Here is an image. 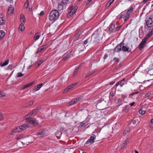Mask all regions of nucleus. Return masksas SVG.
Returning <instances> with one entry per match:
<instances>
[{
    "mask_svg": "<svg viewBox=\"0 0 153 153\" xmlns=\"http://www.w3.org/2000/svg\"><path fill=\"white\" fill-rule=\"evenodd\" d=\"M14 8L13 6H10L8 9V13L9 14H12L13 12Z\"/></svg>",
    "mask_w": 153,
    "mask_h": 153,
    "instance_id": "obj_19",
    "label": "nucleus"
},
{
    "mask_svg": "<svg viewBox=\"0 0 153 153\" xmlns=\"http://www.w3.org/2000/svg\"><path fill=\"white\" fill-rule=\"evenodd\" d=\"M136 123V120H133V124H135Z\"/></svg>",
    "mask_w": 153,
    "mask_h": 153,
    "instance_id": "obj_57",
    "label": "nucleus"
},
{
    "mask_svg": "<svg viewBox=\"0 0 153 153\" xmlns=\"http://www.w3.org/2000/svg\"><path fill=\"white\" fill-rule=\"evenodd\" d=\"M128 132V130L127 131L125 130V131L123 133V134H126Z\"/></svg>",
    "mask_w": 153,
    "mask_h": 153,
    "instance_id": "obj_53",
    "label": "nucleus"
},
{
    "mask_svg": "<svg viewBox=\"0 0 153 153\" xmlns=\"http://www.w3.org/2000/svg\"><path fill=\"white\" fill-rule=\"evenodd\" d=\"M5 96V94L2 91H0V97H3Z\"/></svg>",
    "mask_w": 153,
    "mask_h": 153,
    "instance_id": "obj_40",
    "label": "nucleus"
},
{
    "mask_svg": "<svg viewBox=\"0 0 153 153\" xmlns=\"http://www.w3.org/2000/svg\"><path fill=\"white\" fill-rule=\"evenodd\" d=\"M96 136H95V137L94 136H91L89 140H88L86 142L85 144H88L90 143L91 144L92 143L94 142V140L96 139Z\"/></svg>",
    "mask_w": 153,
    "mask_h": 153,
    "instance_id": "obj_11",
    "label": "nucleus"
},
{
    "mask_svg": "<svg viewBox=\"0 0 153 153\" xmlns=\"http://www.w3.org/2000/svg\"><path fill=\"white\" fill-rule=\"evenodd\" d=\"M85 124V123H84V121L80 123V126L83 127V126Z\"/></svg>",
    "mask_w": 153,
    "mask_h": 153,
    "instance_id": "obj_46",
    "label": "nucleus"
},
{
    "mask_svg": "<svg viewBox=\"0 0 153 153\" xmlns=\"http://www.w3.org/2000/svg\"><path fill=\"white\" fill-rule=\"evenodd\" d=\"M149 35L150 36H152L153 34V29H152L151 31L148 33Z\"/></svg>",
    "mask_w": 153,
    "mask_h": 153,
    "instance_id": "obj_45",
    "label": "nucleus"
},
{
    "mask_svg": "<svg viewBox=\"0 0 153 153\" xmlns=\"http://www.w3.org/2000/svg\"><path fill=\"white\" fill-rule=\"evenodd\" d=\"M49 131L47 129H42L38 132L36 135L39 137H45L49 134Z\"/></svg>",
    "mask_w": 153,
    "mask_h": 153,
    "instance_id": "obj_4",
    "label": "nucleus"
},
{
    "mask_svg": "<svg viewBox=\"0 0 153 153\" xmlns=\"http://www.w3.org/2000/svg\"><path fill=\"white\" fill-rule=\"evenodd\" d=\"M123 111L126 112H127L128 111V108L127 106H126L124 109H123Z\"/></svg>",
    "mask_w": 153,
    "mask_h": 153,
    "instance_id": "obj_41",
    "label": "nucleus"
},
{
    "mask_svg": "<svg viewBox=\"0 0 153 153\" xmlns=\"http://www.w3.org/2000/svg\"><path fill=\"white\" fill-rule=\"evenodd\" d=\"M108 57V55L107 54H105L103 57V59L105 60Z\"/></svg>",
    "mask_w": 153,
    "mask_h": 153,
    "instance_id": "obj_52",
    "label": "nucleus"
},
{
    "mask_svg": "<svg viewBox=\"0 0 153 153\" xmlns=\"http://www.w3.org/2000/svg\"><path fill=\"white\" fill-rule=\"evenodd\" d=\"M114 0H110L109 2V4L108 5V7H109L110 6V5L113 3V1H114Z\"/></svg>",
    "mask_w": 153,
    "mask_h": 153,
    "instance_id": "obj_42",
    "label": "nucleus"
},
{
    "mask_svg": "<svg viewBox=\"0 0 153 153\" xmlns=\"http://www.w3.org/2000/svg\"><path fill=\"white\" fill-rule=\"evenodd\" d=\"M94 73L93 72H90L88 73L85 76V78H87L89 76L91 75Z\"/></svg>",
    "mask_w": 153,
    "mask_h": 153,
    "instance_id": "obj_35",
    "label": "nucleus"
},
{
    "mask_svg": "<svg viewBox=\"0 0 153 153\" xmlns=\"http://www.w3.org/2000/svg\"><path fill=\"white\" fill-rule=\"evenodd\" d=\"M13 68V66L12 65H10L8 67V69L11 70Z\"/></svg>",
    "mask_w": 153,
    "mask_h": 153,
    "instance_id": "obj_43",
    "label": "nucleus"
},
{
    "mask_svg": "<svg viewBox=\"0 0 153 153\" xmlns=\"http://www.w3.org/2000/svg\"><path fill=\"white\" fill-rule=\"evenodd\" d=\"M27 127V125L26 124H25L16 127L15 128L12 130V132H20L26 129Z\"/></svg>",
    "mask_w": 153,
    "mask_h": 153,
    "instance_id": "obj_5",
    "label": "nucleus"
},
{
    "mask_svg": "<svg viewBox=\"0 0 153 153\" xmlns=\"http://www.w3.org/2000/svg\"><path fill=\"white\" fill-rule=\"evenodd\" d=\"M122 50L123 51H129L131 52V51L129 50V47L127 45H124V43H123V45L122 46Z\"/></svg>",
    "mask_w": 153,
    "mask_h": 153,
    "instance_id": "obj_12",
    "label": "nucleus"
},
{
    "mask_svg": "<svg viewBox=\"0 0 153 153\" xmlns=\"http://www.w3.org/2000/svg\"><path fill=\"white\" fill-rule=\"evenodd\" d=\"M114 60L115 62H118V59L117 58H114Z\"/></svg>",
    "mask_w": 153,
    "mask_h": 153,
    "instance_id": "obj_50",
    "label": "nucleus"
},
{
    "mask_svg": "<svg viewBox=\"0 0 153 153\" xmlns=\"http://www.w3.org/2000/svg\"><path fill=\"white\" fill-rule=\"evenodd\" d=\"M5 22V19L3 17V15H1L0 17V25H2L4 24Z\"/></svg>",
    "mask_w": 153,
    "mask_h": 153,
    "instance_id": "obj_18",
    "label": "nucleus"
},
{
    "mask_svg": "<svg viewBox=\"0 0 153 153\" xmlns=\"http://www.w3.org/2000/svg\"><path fill=\"white\" fill-rule=\"evenodd\" d=\"M146 22L148 27L153 26V18L152 17H147L146 19Z\"/></svg>",
    "mask_w": 153,
    "mask_h": 153,
    "instance_id": "obj_6",
    "label": "nucleus"
},
{
    "mask_svg": "<svg viewBox=\"0 0 153 153\" xmlns=\"http://www.w3.org/2000/svg\"><path fill=\"white\" fill-rule=\"evenodd\" d=\"M121 18H124V21H126L128 20L129 18V15L126 13V15L124 17H123V16L121 15Z\"/></svg>",
    "mask_w": 153,
    "mask_h": 153,
    "instance_id": "obj_26",
    "label": "nucleus"
},
{
    "mask_svg": "<svg viewBox=\"0 0 153 153\" xmlns=\"http://www.w3.org/2000/svg\"><path fill=\"white\" fill-rule=\"evenodd\" d=\"M151 94L150 92H149V93H147L146 94L145 96L146 97H148Z\"/></svg>",
    "mask_w": 153,
    "mask_h": 153,
    "instance_id": "obj_44",
    "label": "nucleus"
},
{
    "mask_svg": "<svg viewBox=\"0 0 153 153\" xmlns=\"http://www.w3.org/2000/svg\"><path fill=\"white\" fill-rule=\"evenodd\" d=\"M9 63V60L7 59L5 61V62L3 63L2 62L1 63L0 65L1 67H3L7 65Z\"/></svg>",
    "mask_w": 153,
    "mask_h": 153,
    "instance_id": "obj_24",
    "label": "nucleus"
},
{
    "mask_svg": "<svg viewBox=\"0 0 153 153\" xmlns=\"http://www.w3.org/2000/svg\"><path fill=\"white\" fill-rule=\"evenodd\" d=\"M37 113V110H33L31 113H30L28 114L27 115L29 116H31V115H36V113Z\"/></svg>",
    "mask_w": 153,
    "mask_h": 153,
    "instance_id": "obj_30",
    "label": "nucleus"
},
{
    "mask_svg": "<svg viewBox=\"0 0 153 153\" xmlns=\"http://www.w3.org/2000/svg\"><path fill=\"white\" fill-rule=\"evenodd\" d=\"M146 42L142 40L139 45V48L140 50H142L144 47Z\"/></svg>",
    "mask_w": 153,
    "mask_h": 153,
    "instance_id": "obj_15",
    "label": "nucleus"
},
{
    "mask_svg": "<svg viewBox=\"0 0 153 153\" xmlns=\"http://www.w3.org/2000/svg\"><path fill=\"white\" fill-rule=\"evenodd\" d=\"M115 27V25L114 24H112L109 28V30L111 32H112Z\"/></svg>",
    "mask_w": 153,
    "mask_h": 153,
    "instance_id": "obj_28",
    "label": "nucleus"
},
{
    "mask_svg": "<svg viewBox=\"0 0 153 153\" xmlns=\"http://www.w3.org/2000/svg\"><path fill=\"white\" fill-rule=\"evenodd\" d=\"M148 0H143V1H142V3H146V2H147V1H148Z\"/></svg>",
    "mask_w": 153,
    "mask_h": 153,
    "instance_id": "obj_56",
    "label": "nucleus"
},
{
    "mask_svg": "<svg viewBox=\"0 0 153 153\" xmlns=\"http://www.w3.org/2000/svg\"><path fill=\"white\" fill-rule=\"evenodd\" d=\"M151 36L147 34L143 39V40L146 43L147 40Z\"/></svg>",
    "mask_w": 153,
    "mask_h": 153,
    "instance_id": "obj_33",
    "label": "nucleus"
},
{
    "mask_svg": "<svg viewBox=\"0 0 153 153\" xmlns=\"http://www.w3.org/2000/svg\"><path fill=\"white\" fill-rule=\"evenodd\" d=\"M43 85V84L41 83L35 86L33 90V92L39 90Z\"/></svg>",
    "mask_w": 153,
    "mask_h": 153,
    "instance_id": "obj_13",
    "label": "nucleus"
},
{
    "mask_svg": "<svg viewBox=\"0 0 153 153\" xmlns=\"http://www.w3.org/2000/svg\"><path fill=\"white\" fill-rule=\"evenodd\" d=\"M139 112L140 114L143 115L146 112V111H144L142 109H140L139 111Z\"/></svg>",
    "mask_w": 153,
    "mask_h": 153,
    "instance_id": "obj_36",
    "label": "nucleus"
},
{
    "mask_svg": "<svg viewBox=\"0 0 153 153\" xmlns=\"http://www.w3.org/2000/svg\"><path fill=\"white\" fill-rule=\"evenodd\" d=\"M71 53V52H67L65 53L64 55V57L63 58L62 60L63 61H65L70 56Z\"/></svg>",
    "mask_w": 153,
    "mask_h": 153,
    "instance_id": "obj_16",
    "label": "nucleus"
},
{
    "mask_svg": "<svg viewBox=\"0 0 153 153\" xmlns=\"http://www.w3.org/2000/svg\"><path fill=\"white\" fill-rule=\"evenodd\" d=\"M44 12L43 11H42L39 14V15L40 16H42V15H43L44 14Z\"/></svg>",
    "mask_w": 153,
    "mask_h": 153,
    "instance_id": "obj_51",
    "label": "nucleus"
},
{
    "mask_svg": "<svg viewBox=\"0 0 153 153\" xmlns=\"http://www.w3.org/2000/svg\"><path fill=\"white\" fill-rule=\"evenodd\" d=\"M122 102V100L120 99H119L118 100L117 103L120 105L121 104V103Z\"/></svg>",
    "mask_w": 153,
    "mask_h": 153,
    "instance_id": "obj_48",
    "label": "nucleus"
},
{
    "mask_svg": "<svg viewBox=\"0 0 153 153\" xmlns=\"http://www.w3.org/2000/svg\"><path fill=\"white\" fill-rule=\"evenodd\" d=\"M46 45H44L38 48V51H37V53L40 52L44 50H45L47 48Z\"/></svg>",
    "mask_w": 153,
    "mask_h": 153,
    "instance_id": "obj_14",
    "label": "nucleus"
},
{
    "mask_svg": "<svg viewBox=\"0 0 153 153\" xmlns=\"http://www.w3.org/2000/svg\"><path fill=\"white\" fill-rule=\"evenodd\" d=\"M33 83H34V82H30L27 84L25 85L24 86L22 89H25L26 88H27L31 86L32 85H33Z\"/></svg>",
    "mask_w": 153,
    "mask_h": 153,
    "instance_id": "obj_21",
    "label": "nucleus"
},
{
    "mask_svg": "<svg viewBox=\"0 0 153 153\" xmlns=\"http://www.w3.org/2000/svg\"><path fill=\"white\" fill-rule=\"evenodd\" d=\"M123 45V42L119 44L115 48L114 50L115 51L118 52L122 50V46Z\"/></svg>",
    "mask_w": 153,
    "mask_h": 153,
    "instance_id": "obj_10",
    "label": "nucleus"
},
{
    "mask_svg": "<svg viewBox=\"0 0 153 153\" xmlns=\"http://www.w3.org/2000/svg\"><path fill=\"white\" fill-rule=\"evenodd\" d=\"M26 121L35 126H38V121L34 118H32L31 117H27L26 118Z\"/></svg>",
    "mask_w": 153,
    "mask_h": 153,
    "instance_id": "obj_3",
    "label": "nucleus"
},
{
    "mask_svg": "<svg viewBox=\"0 0 153 153\" xmlns=\"http://www.w3.org/2000/svg\"><path fill=\"white\" fill-rule=\"evenodd\" d=\"M2 118V116L1 113L0 112V120Z\"/></svg>",
    "mask_w": 153,
    "mask_h": 153,
    "instance_id": "obj_54",
    "label": "nucleus"
},
{
    "mask_svg": "<svg viewBox=\"0 0 153 153\" xmlns=\"http://www.w3.org/2000/svg\"><path fill=\"white\" fill-rule=\"evenodd\" d=\"M109 2H108L107 4L106 5V6H107L108 7V5L109 4Z\"/></svg>",
    "mask_w": 153,
    "mask_h": 153,
    "instance_id": "obj_62",
    "label": "nucleus"
},
{
    "mask_svg": "<svg viewBox=\"0 0 153 153\" xmlns=\"http://www.w3.org/2000/svg\"><path fill=\"white\" fill-rule=\"evenodd\" d=\"M69 3V0H62L61 3L59 4L58 6V10H62L64 6Z\"/></svg>",
    "mask_w": 153,
    "mask_h": 153,
    "instance_id": "obj_7",
    "label": "nucleus"
},
{
    "mask_svg": "<svg viewBox=\"0 0 153 153\" xmlns=\"http://www.w3.org/2000/svg\"><path fill=\"white\" fill-rule=\"evenodd\" d=\"M121 83V81H119L117 84H116L115 85L116 86H118L119 85H120Z\"/></svg>",
    "mask_w": 153,
    "mask_h": 153,
    "instance_id": "obj_47",
    "label": "nucleus"
},
{
    "mask_svg": "<svg viewBox=\"0 0 153 153\" xmlns=\"http://www.w3.org/2000/svg\"><path fill=\"white\" fill-rule=\"evenodd\" d=\"M82 99V98L81 97H78L72 100L71 102H69L68 104L67 105L68 106L71 105H73L74 104H75L77 102H78L79 101Z\"/></svg>",
    "mask_w": 153,
    "mask_h": 153,
    "instance_id": "obj_8",
    "label": "nucleus"
},
{
    "mask_svg": "<svg viewBox=\"0 0 153 153\" xmlns=\"http://www.w3.org/2000/svg\"><path fill=\"white\" fill-rule=\"evenodd\" d=\"M59 15V12L57 10H53L50 13L49 19L51 21H55L58 19Z\"/></svg>",
    "mask_w": 153,
    "mask_h": 153,
    "instance_id": "obj_2",
    "label": "nucleus"
},
{
    "mask_svg": "<svg viewBox=\"0 0 153 153\" xmlns=\"http://www.w3.org/2000/svg\"><path fill=\"white\" fill-rule=\"evenodd\" d=\"M40 35V33H36L34 37V39L35 41H36L39 38Z\"/></svg>",
    "mask_w": 153,
    "mask_h": 153,
    "instance_id": "obj_20",
    "label": "nucleus"
},
{
    "mask_svg": "<svg viewBox=\"0 0 153 153\" xmlns=\"http://www.w3.org/2000/svg\"><path fill=\"white\" fill-rule=\"evenodd\" d=\"M89 40V39H87L84 42V44H86L88 42V40Z\"/></svg>",
    "mask_w": 153,
    "mask_h": 153,
    "instance_id": "obj_49",
    "label": "nucleus"
},
{
    "mask_svg": "<svg viewBox=\"0 0 153 153\" xmlns=\"http://www.w3.org/2000/svg\"><path fill=\"white\" fill-rule=\"evenodd\" d=\"M76 8H74L72 9L70 12H69L68 15H67L68 17H69V16H71L72 15H73L75 12H76Z\"/></svg>",
    "mask_w": 153,
    "mask_h": 153,
    "instance_id": "obj_17",
    "label": "nucleus"
},
{
    "mask_svg": "<svg viewBox=\"0 0 153 153\" xmlns=\"http://www.w3.org/2000/svg\"><path fill=\"white\" fill-rule=\"evenodd\" d=\"M102 37V33L100 30L96 31L92 35V39L95 43H98Z\"/></svg>",
    "mask_w": 153,
    "mask_h": 153,
    "instance_id": "obj_1",
    "label": "nucleus"
},
{
    "mask_svg": "<svg viewBox=\"0 0 153 153\" xmlns=\"http://www.w3.org/2000/svg\"><path fill=\"white\" fill-rule=\"evenodd\" d=\"M29 10L30 11H31L32 10V9L31 8H29Z\"/></svg>",
    "mask_w": 153,
    "mask_h": 153,
    "instance_id": "obj_63",
    "label": "nucleus"
},
{
    "mask_svg": "<svg viewBox=\"0 0 153 153\" xmlns=\"http://www.w3.org/2000/svg\"><path fill=\"white\" fill-rule=\"evenodd\" d=\"M62 132L60 131H57L56 133L55 134L57 137H59L62 135Z\"/></svg>",
    "mask_w": 153,
    "mask_h": 153,
    "instance_id": "obj_32",
    "label": "nucleus"
},
{
    "mask_svg": "<svg viewBox=\"0 0 153 153\" xmlns=\"http://www.w3.org/2000/svg\"><path fill=\"white\" fill-rule=\"evenodd\" d=\"M138 93V92H135V93H133L132 94V95H134V94H137V93Z\"/></svg>",
    "mask_w": 153,
    "mask_h": 153,
    "instance_id": "obj_59",
    "label": "nucleus"
},
{
    "mask_svg": "<svg viewBox=\"0 0 153 153\" xmlns=\"http://www.w3.org/2000/svg\"><path fill=\"white\" fill-rule=\"evenodd\" d=\"M81 65H79L78 67H76L74 71V76L75 75H76L77 74L78 70L79 69V68L80 67V66Z\"/></svg>",
    "mask_w": 153,
    "mask_h": 153,
    "instance_id": "obj_29",
    "label": "nucleus"
},
{
    "mask_svg": "<svg viewBox=\"0 0 153 153\" xmlns=\"http://www.w3.org/2000/svg\"><path fill=\"white\" fill-rule=\"evenodd\" d=\"M24 75L23 74H22L20 72H19L17 73V77H20L23 76Z\"/></svg>",
    "mask_w": 153,
    "mask_h": 153,
    "instance_id": "obj_38",
    "label": "nucleus"
},
{
    "mask_svg": "<svg viewBox=\"0 0 153 153\" xmlns=\"http://www.w3.org/2000/svg\"><path fill=\"white\" fill-rule=\"evenodd\" d=\"M120 26H119V27L118 26V27H116L117 30H118L120 28Z\"/></svg>",
    "mask_w": 153,
    "mask_h": 153,
    "instance_id": "obj_60",
    "label": "nucleus"
},
{
    "mask_svg": "<svg viewBox=\"0 0 153 153\" xmlns=\"http://www.w3.org/2000/svg\"><path fill=\"white\" fill-rule=\"evenodd\" d=\"M5 35V33L3 30L0 31V39H2Z\"/></svg>",
    "mask_w": 153,
    "mask_h": 153,
    "instance_id": "obj_23",
    "label": "nucleus"
},
{
    "mask_svg": "<svg viewBox=\"0 0 153 153\" xmlns=\"http://www.w3.org/2000/svg\"><path fill=\"white\" fill-rule=\"evenodd\" d=\"M44 61V60L42 59L39 61L38 63V66H40Z\"/></svg>",
    "mask_w": 153,
    "mask_h": 153,
    "instance_id": "obj_37",
    "label": "nucleus"
},
{
    "mask_svg": "<svg viewBox=\"0 0 153 153\" xmlns=\"http://www.w3.org/2000/svg\"><path fill=\"white\" fill-rule=\"evenodd\" d=\"M25 26L22 23L20 25L19 28L21 31H23L25 30Z\"/></svg>",
    "mask_w": 153,
    "mask_h": 153,
    "instance_id": "obj_25",
    "label": "nucleus"
},
{
    "mask_svg": "<svg viewBox=\"0 0 153 153\" xmlns=\"http://www.w3.org/2000/svg\"><path fill=\"white\" fill-rule=\"evenodd\" d=\"M135 103V102H133L132 103H131L130 104V105L131 106H133Z\"/></svg>",
    "mask_w": 153,
    "mask_h": 153,
    "instance_id": "obj_58",
    "label": "nucleus"
},
{
    "mask_svg": "<svg viewBox=\"0 0 153 153\" xmlns=\"http://www.w3.org/2000/svg\"><path fill=\"white\" fill-rule=\"evenodd\" d=\"M23 138V137L21 135H20L16 137V139L17 140L21 139L22 138Z\"/></svg>",
    "mask_w": 153,
    "mask_h": 153,
    "instance_id": "obj_39",
    "label": "nucleus"
},
{
    "mask_svg": "<svg viewBox=\"0 0 153 153\" xmlns=\"http://www.w3.org/2000/svg\"><path fill=\"white\" fill-rule=\"evenodd\" d=\"M129 141V139L128 138L127 139L122 145L121 147L122 148H123L125 146L127 145Z\"/></svg>",
    "mask_w": 153,
    "mask_h": 153,
    "instance_id": "obj_22",
    "label": "nucleus"
},
{
    "mask_svg": "<svg viewBox=\"0 0 153 153\" xmlns=\"http://www.w3.org/2000/svg\"><path fill=\"white\" fill-rule=\"evenodd\" d=\"M20 20L21 22H25V19L24 16L23 14H21L20 15Z\"/></svg>",
    "mask_w": 153,
    "mask_h": 153,
    "instance_id": "obj_27",
    "label": "nucleus"
},
{
    "mask_svg": "<svg viewBox=\"0 0 153 153\" xmlns=\"http://www.w3.org/2000/svg\"><path fill=\"white\" fill-rule=\"evenodd\" d=\"M133 10V7L132 6H131L130 9L128 10L127 13L129 14L131 13Z\"/></svg>",
    "mask_w": 153,
    "mask_h": 153,
    "instance_id": "obj_31",
    "label": "nucleus"
},
{
    "mask_svg": "<svg viewBox=\"0 0 153 153\" xmlns=\"http://www.w3.org/2000/svg\"><path fill=\"white\" fill-rule=\"evenodd\" d=\"M77 84V83H75L69 86L67 88H66L64 91L63 93H65L68 91L72 89L74 87L76 86Z\"/></svg>",
    "mask_w": 153,
    "mask_h": 153,
    "instance_id": "obj_9",
    "label": "nucleus"
},
{
    "mask_svg": "<svg viewBox=\"0 0 153 153\" xmlns=\"http://www.w3.org/2000/svg\"><path fill=\"white\" fill-rule=\"evenodd\" d=\"M114 82H112L109 83V85H112L114 84Z\"/></svg>",
    "mask_w": 153,
    "mask_h": 153,
    "instance_id": "obj_55",
    "label": "nucleus"
},
{
    "mask_svg": "<svg viewBox=\"0 0 153 153\" xmlns=\"http://www.w3.org/2000/svg\"><path fill=\"white\" fill-rule=\"evenodd\" d=\"M151 122L152 123H153V119L151 120Z\"/></svg>",
    "mask_w": 153,
    "mask_h": 153,
    "instance_id": "obj_64",
    "label": "nucleus"
},
{
    "mask_svg": "<svg viewBox=\"0 0 153 153\" xmlns=\"http://www.w3.org/2000/svg\"><path fill=\"white\" fill-rule=\"evenodd\" d=\"M29 5V1H28V0H27L25 4L24 7L27 9V8L28 7Z\"/></svg>",
    "mask_w": 153,
    "mask_h": 153,
    "instance_id": "obj_34",
    "label": "nucleus"
},
{
    "mask_svg": "<svg viewBox=\"0 0 153 153\" xmlns=\"http://www.w3.org/2000/svg\"><path fill=\"white\" fill-rule=\"evenodd\" d=\"M33 102V101H31V102H30V105H31L32 104Z\"/></svg>",
    "mask_w": 153,
    "mask_h": 153,
    "instance_id": "obj_61",
    "label": "nucleus"
}]
</instances>
